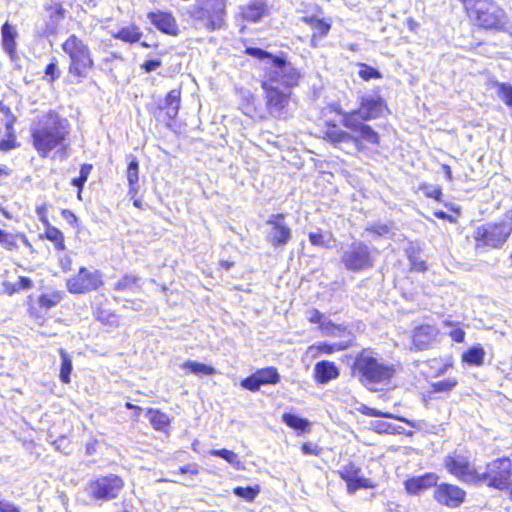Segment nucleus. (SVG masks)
Returning a JSON list of instances; mask_svg holds the SVG:
<instances>
[{"instance_id":"f257e3e1","label":"nucleus","mask_w":512,"mask_h":512,"mask_svg":"<svg viewBox=\"0 0 512 512\" xmlns=\"http://www.w3.org/2000/svg\"><path fill=\"white\" fill-rule=\"evenodd\" d=\"M70 135L69 120L53 109L40 115L30 129L32 146L41 158H47L52 151L66 154Z\"/></svg>"},{"instance_id":"f03ea898","label":"nucleus","mask_w":512,"mask_h":512,"mask_svg":"<svg viewBox=\"0 0 512 512\" xmlns=\"http://www.w3.org/2000/svg\"><path fill=\"white\" fill-rule=\"evenodd\" d=\"M302 72L289 66L280 75L273 74L261 82L264 92L265 108L269 115L278 119H286L289 105L293 101L292 89L301 81Z\"/></svg>"},{"instance_id":"7ed1b4c3","label":"nucleus","mask_w":512,"mask_h":512,"mask_svg":"<svg viewBox=\"0 0 512 512\" xmlns=\"http://www.w3.org/2000/svg\"><path fill=\"white\" fill-rule=\"evenodd\" d=\"M389 111L387 101L375 92L373 95L360 97L358 107L343 114L342 123L353 133H360L366 144L378 146L380 135L366 121L375 120Z\"/></svg>"},{"instance_id":"20e7f679","label":"nucleus","mask_w":512,"mask_h":512,"mask_svg":"<svg viewBox=\"0 0 512 512\" xmlns=\"http://www.w3.org/2000/svg\"><path fill=\"white\" fill-rule=\"evenodd\" d=\"M350 372L366 389L379 391L380 386L391 383L397 368L386 363L372 348H363L355 355Z\"/></svg>"},{"instance_id":"39448f33","label":"nucleus","mask_w":512,"mask_h":512,"mask_svg":"<svg viewBox=\"0 0 512 512\" xmlns=\"http://www.w3.org/2000/svg\"><path fill=\"white\" fill-rule=\"evenodd\" d=\"M61 50L67 56V74L71 83L79 84L96 69V61L89 45L78 35L70 34L62 43Z\"/></svg>"},{"instance_id":"423d86ee","label":"nucleus","mask_w":512,"mask_h":512,"mask_svg":"<svg viewBox=\"0 0 512 512\" xmlns=\"http://www.w3.org/2000/svg\"><path fill=\"white\" fill-rule=\"evenodd\" d=\"M458 1L475 29L486 32H502L506 29V12L495 0Z\"/></svg>"},{"instance_id":"0eeeda50","label":"nucleus","mask_w":512,"mask_h":512,"mask_svg":"<svg viewBox=\"0 0 512 512\" xmlns=\"http://www.w3.org/2000/svg\"><path fill=\"white\" fill-rule=\"evenodd\" d=\"M512 235V213H505L500 219L488 221L474 228L472 238L476 251L499 249Z\"/></svg>"},{"instance_id":"6e6552de","label":"nucleus","mask_w":512,"mask_h":512,"mask_svg":"<svg viewBox=\"0 0 512 512\" xmlns=\"http://www.w3.org/2000/svg\"><path fill=\"white\" fill-rule=\"evenodd\" d=\"M227 0H197L189 12L190 18L214 32L225 25Z\"/></svg>"},{"instance_id":"1a4fd4ad","label":"nucleus","mask_w":512,"mask_h":512,"mask_svg":"<svg viewBox=\"0 0 512 512\" xmlns=\"http://www.w3.org/2000/svg\"><path fill=\"white\" fill-rule=\"evenodd\" d=\"M124 487L123 477L110 473L89 480L85 485V491L94 502H108L118 498Z\"/></svg>"},{"instance_id":"9d476101","label":"nucleus","mask_w":512,"mask_h":512,"mask_svg":"<svg viewBox=\"0 0 512 512\" xmlns=\"http://www.w3.org/2000/svg\"><path fill=\"white\" fill-rule=\"evenodd\" d=\"M375 251L361 240L353 241L341 254L340 261L348 272L359 273L375 266Z\"/></svg>"},{"instance_id":"9b49d317","label":"nucleus","mask_w":512,"mask_h":512,"mask_svg":"<svg viewBox=\"0 0 512 512\" xmlns=\"http://www.w3.org/2000/svg\"><path fill=\"white\" fill-rule=\"evenodd\" d=\"M512 461L504 456L496 458L486 464L485 471L479 472L477 485L485 483L488 487L506 490L511 484Z\"/></svg>"},{"instance_id":"f8f14e48","label":"nucleus","mask_w":512,"mask_h":512,"mask_svg":"<svg viewBox=\"0 0 512 512\" xmlns=\"http://www.w3.org/2000/svg\"><path fill=\"white\" fill-rule=\"evenodd\" d=\"M105 285L104 274L99 269H89L86 266L79 267L78 271L65 282V287L70 294L81 295L103 288Z\"/></svg>"},{"instance_id":"ddd939ff","label":"nucleus","mask_w":512,"mask_h":512,"mask_svg":"<svg viewBox=\"0 0 512 512\" xmlns=\"http://www.w3.org/2000/svg\"><path fill=\"white\" fill-rule=\"evenodd\" d=\"M443 466L451 476L459 481L477 485L479 470L468 457L457 453L448 454L443 459Z\"/></svg>"},{"instance_id":"4468645a","label":"nucleus","mask_w":512,"mask_h":512,"mask_svg":"<svg viewBox=\"0 0 512 512\" xmlns=\"http://www.w3.org/2000/svg\"><path fill=\"white\" fill-rule=\"evenodd\" d=\"M266 224L269 226L265 240L270 247L276 250H283L292 240L293 232L286 221L284 213L271 214Z\"/></svg>"},{"instance_id":"2eb2a0df","label":"nucleus","mask_w":512,"mask_h":512,"mask_svg":"<svg viewBox=\"0 0 512 512\" xmlns=\"http://www.w3.org/2000/svg\"><path fill=\"white\" fill-rule=\"evenodd\" d=\"M62 298L63 293L60 291L42 293L37 298L29 295L27 297V314L38 326H44L48 319L46 311L57 306Z\"/></svg>"},{"instance_id":"dca6fc26","label":"nucleus","mask_w":512,"mask_h":512,"mask_svg":"<svg viewBox=\"0 0 512 512\" xmlns=\"http://www.w3.org/2000/svg\"><path fill=\"white\" fill-rule=\"evenodd\" d=\"M321 132V138L335 147L343 143L353 142L356 149L362 152L368 145L364 138H360V133L350 134L333 120L325 121Z\"/></svg>"},{"instance_id":"f3484780","label":"nucleus","mask_w":512,"mask_h":512,"mask_svg":"<svg viewBox=\"0 0 512 512\" xmlns=\"http://www.w3.org/2000/svg\"><path fill=\"white\" fill-rule=\"evenodd\" d=\"M467 493L460 486L450 483H436L433 499L440 506L450 509L459 508L466 501Z\"/></svg>"},{"instance_id":"a211bd4d","label":"nucleus","mask_w":512,"mask_h":512,"mask_svg":"<svg viewBox=\"0 0 512 512\" xmlns=\"http://www.w3.org/2000/svg\"><path fill=\"white\" fill-rule=\"evenodd\" d=\"M181 98V88L172 89L165 95L163 104L153 105L149 107V111L157 120H163L170 125L179 114Z\"/></svg>"},{"instance_id":"6ab92c4d","label":"nucleus","mask_w":512,"mask_h":512,"mask_svg":"<svg viewBox=\"0 0 512 512\" xmlns=\"http://www.w3.org/2000/svg\"><path fill=\"white\" fill-rule=\"evenodd\" d=\"M361 468L350 461L337 471L338 476L346 483L349 494H354L358 489H373L376 484L369 478L360 477Z\"/></svg>"},{"instance_id":"aec40b11","label":"nucleus","mask_w":512,"mask_h":512,"mask_svg":"<svg viewBox=\"0 0 512 512\" xmlns=\"http://www.w3.org/2000/svg\"><path fill=\"white\" fill-rule=\"evenodd\" d=\"M280 382V375L274 366L257 369L253 374L241 380V386L251 392H256L263 385H275Z\"/></svg>"},{"instance_id":"412c9836","label":"nucleus","mask_w":512,"mask_h":512,"mask_svg":"<svg viewBox=\"0 0 512 512\" xmlns=\"http://www.w3.org/2000/svg\"><path fill=\"white\" fill-rule=\"evenodd\" d=\"M45 14L42 17V33L44 36L56 35L63 22L66 10L61 1L44 5Z\"/></svg>"},{"instance_id":"4be33fe9","label":"nucleus","mask_w":512,"mask_h":512,"mask_svg":"<svg viewBox=\"0 0 512 512\" xmlns=\"http://www.w3.org/2000/svg\"><path fill=\"white\" fill-rule=\"evenodd\" d=\"M147 17L151 24L161 33L176 37L180 33L179 25L171 11L152 10Z\"/></svg>"},{"instance_id":"5701e85b","label":"nucleus","mask_w":512,"mask_h":512,"mask_svg":"<svg viewBox=\"0 0 512 512\" xmlns=\"http://www.w3.org/2000/svg\"><path fill=\"white\" fill-rule=\"evenodd\" d=\"M439 330L431 324H420L416 326L410 336L411 346L416 351L429 349L436 341Z\"/></svg>"},{"instance_id":"b1692460","label":"nucleus","mask_w":512,"mask_h":512,"mask_svg":"<svg viewBox=\"0 0 512 512\" xmlns=\"http://www.w3.org/2000/svg\"><path fill=\"white\" fill-rule=\"evenodd\" d=\"M439 477L434 472H426L422 475L411 476L405 479L403 485L408 495H419L422 492L436 486Z\"/></svg>"},{"instance_id":"393cba45","label":"nucleus","mask_w":512,"mask_h":512,"mask_svg":"<svg viewBox=\"0 0 512 512\" xmlns=\"http://www.w3.org/2000/svg\"><path fill=\"white\" fill-rule=\"evenodd\" d=\"M301 21L312 29L310 46L313 48H317L320 41L329 34L333 23L331 18H317L315 16H302Z\"/></svg>"},{"instance_id":"a878e982","label":"nucleus","mask_w":512,"mask_h":512,"mask_svg":"<svg viewBox=\"0 0 512 512\" xmlns=\"http://www.w3.org/2000/svg\"><path fill=\"white\" fill-rule=\"evenodd\" d=\"M340 375L339 368L336 364L329 360H321L314 366V380L318 384H325L338 378Z\"/></svg>"},{"instance_id":"bb28decb","label":"nucleus","mask_w":512,"mask_h":512,"mask_svg":"<svg viewBox=\"0 0 512 512\" xmlns=\"http://www.w3.org/2000/svg\"><path fill=\"white\" fill-rule=\"evenodd\" d=\"M17 31L15 27L8 21L1 26V45L3 50L8 54L10 59L17 58Z\"/></svg>"},{"instance_id":"cd10ccee","label":"nucleus","mask_w":512,"mask_h":512,"mask_svg":"<svg viewBox=\"0 0 512 512\" xmlns=\"http://www.w3.org/2000/svg\"><path fill=\"white\" fill-rule=\"evenodd\" d=\"M457 378L450 377L447 379L439 380L436 382H432L429 385V390L427 393L423 394V400L429 401L434 399V395H448L453 389H455L458 385Z\"/></svg>"},{"instance_id":"c85d7f7f","label":"nucleus","mask_w":512,"mask_h":512,"mask_svg":"<svg viewBox=\"0 0 512 512\" xmlns=\"http://www.w3.org/2000/svg\"><path fill=\"white\" fill-rule=\"evenodd\" d=\"M349 347L348 343H330V342H318L308 347L307 353L312 358H317L322 355H331L340 351H344Z\"/></svg>"},{"instance_id":"c756f323","label":"nucleus","mask_w":512,"mask_h":512,"mask_svg":"<svg viewBox=\"0 0 512 512\" xmlns=\"http://www.w3.org/2000/svg\"><path fill=\"white\" fill-rule=\"evenodd\" d=\"M94 318L103 325H117L119 316L109 307L107 299L98 303L93 309Z\"/></svg>"},{"instance_id":"7c9ffc66","label":"nucleus","mask_w":512,"mask_h":512,"mask_svg":"<svg viewBox=\"0 0 512 512\" xmlns=\"http://www.w3.org/2000/svg\"><path fill=\"white\" fill-rule=\"evenodd\" d=\"M39 239L50 241L53 244L54 249L58 252L66 250L64 233L52 224L48 227H44V231L39 235Z\"/></svg>"},{"instance_id":"2f4dec72","label":"nucleus","mask_w":512,"mask_h":512,"mask_svg":"<svg viewBox=\"0 0 512 512\" xmlns=\"http://www.w3.org/2000/svg\"><path fill=\"white\" fill-rule=\"evenodd\" d=\"M246 55L252 56L258 60L268 59L278 69H284L287 66V60L281 56L274 55L264 49L258 47H246L244 50Z\"/></svg>"},{"instance_id":"473e14b6","label":"nucleus","mask_w":512,"mask_h":512,"mask_svg":"<svg viewBox=\"0 0 512 512\" xmlns=\"http://www.w3.org/2000/svg\"><path fill=\"white\" fill-rule=\"evenodd\" d=\"M142 31L136 24H131L129 26L121 27L117 30V32L112 34V38L116 40H120L127 44H135L138 43L142 38Z\"/></svg>"},{"instance_id":"72a5a7b5","label":"nucleus","mask_w":512,"mask_h":512,"mask_svg":"<svg viewBox=\"0 0 512 512\" xmlns=\"http://www.w3.org/2000/svg\"><path fill=\"white\" fill-rule=\"evenodd\" d=\"M22 240L26 246H30L28 238L22 233H11L0 228V246L8 251L19 249L18 241Z\"/></svg>"},{"instance_id":"f704fd0d","label":"nucleus","mask_w":512,"mask_h":512,"mask_svg":"<svg viewBox=\"0 0 512 512\" xmlns=\"http://www.w3.org/2000/svg\"><path fill=\"white\" fill-rule=\"evenodd\" d=\"M146 415L154 430L168 431L171 424L169 415L156 408H148L146 410Z\"/></svg>"},{"instance_id":"c9c22d12","label":"nucleus","mask_w":512,"mask_h":512,"mask_svg":"<svg viewBox=\"0 0 512 512\" xmlns=\"http://www.w3.org/2000/svg\"><path fill=\"white\" fill-rule=\"evenodd\" d=\"M129 195L134 198L137 194V184L139 182V162L135 156H131L126 171Z\"/></svg>"},{"instance_id":"e433bc0d","label":"nucleus","mask_w":512,"mask_h":512,"mask_svg":"<svg viewBox=\"0 0 512 512\" xmlns=\"http://www.w3.org/2000/svg\"><path fill=\"white\" fill-rule=\"evenodd\" d=\"M485 354L484 348L477 344L462 353L461 361L462 363H466L470 366L479 367L484 364Z\"/></svg>"},{"instance_id":"4c0bfd02","label":"nucleus","mask_w":512,"mask_h":512,"mask_svg":"<svg viewBox=\"0 0 512 512\" xmlns=\"http://www.w3.org/2000/svg\"><path fill=\"white\" fill-rule=\"evenodd\" d=\"M139 288L140 278L131 274H124L113 285V289L119 293H133Z\"/></svg>"},{"instance_id":"58836bf2","label":"nucleus","mask_w":512,"mask_h":512,"mask_svg":"<svg viewBox=\"0 0 512 512\" xmlns=\"http://www.w3.org/2000/svg\"><path fill=\"white\" fill-rule=\"evenodd\" d=\"M33 287V282L26 276H20L16 282L3 281L2 290L3 293L12 296L24 290H29Z\"/></svg>"},{"instance_id":"ea45409f","label":"nucleus","mask_w":512,"mask_h":512,"mask_svg":"<svg viewBox=\"0 0 512 512\" xmlns=\"http://www.w3.org/2000/svg\"><path fill=\"white\" fill-rule=\"evenodd\" d=\"M282 420L289 428L299 433H307L311 429V422L308 419L292 413H284Z\"/></svg>"},{"instance_id":"a19ab883","label":"nucleus","mask_w":512,"mask_h":512,"mask_svg":"<svg viewBox=\"0 0 512 512\" xmlns=\"http://www.w3.org/2000/svg\"><path fill=\"white\" fill-rule=\"evenodd\" d=\"M180 367L186 370V373H192L197 376L213 375L216 369L211 365H206L197 361L187 360L183 362Z\"/></svg>"},{"instance_id":"79ce46f5","label":"nucleus","mask_w":512,"mask_h":512,"mask_svg":"<svg viewBox=\"0 0 512 512\" xmlns=\"http://www.w3.org/2000/svg\"><path fill=\"white\" fill-rule=\"evenodd\" d=\"M58 352L61 357L59 379L62 383L69 384L73 370L72 359L64 349L61 348Z\"/></svg>"},{"instance_id":"37998d69","label":"nucleus","mask_w":512,"mask_h":512,"mask_svg":"<svg viewBox=\"0 0 512 512\" xmlns=\"http://www.w3.org/2000/svg\"><path fill=\"white\" fill-rule=\"evenodd\" d=\"M93 169V165L90 163H85L80 166L79 175L76 178L71 180V185L77 188V198L82 200V192L85 183L88 180L89 175Z\"/></svg>"},{"instance_id":"c03bdc74","label":"nucleus","mask_w":512,"mask_h":512,"mask_svg":"<svg viewBox=\"0 0 512 512\" xmlns=\"http://www.w3.org/2000/svg\"><path fill=\"white\" fill-rule=\"evenodd\" d=\"M319 330L322 334L332 337L351 334V332L348 331L346 325L334 323L330 319H326V321L321 325V328Z\"/></svg>"},{"instance_id":"a18cd8bd","label":"nucleus","mask_w":512,"mask_h":512,"mask_svg":"<svg viewBox=\"0 0 512 512\" xmlns=\"http://www.w3.org/2000/svg\"><path fill=\"white\" fill-rule=\"evenodd\" d=\"M445 206L450 211L446 213L443 210L434 211V216L439 220H445L449 223L455 224L458 222V218L461 215V208L458 205L445 203Z\"/></svg>"},{"instance_id":"49530a36","label":"nucleus","mask_w":512,"mask_h":512,"mask_svg":"<svg viewBox=\"0 0 512 512\" xmlns=\"http://www.w3.org/2000/svg\"><path fill=\"white\" fill-rule=\"evenodd\" d=\"M210 455L218 456V457L224 459L226 462L231 464L237 470L243 468V465H242L241 461L239 460L238 455L232 450H228L226 448L214 449V450L210 451Z\"/></svg>"},{"instance_id":"de8ad7c7","label":"nucleus","mask_w":512,"mask_h":512,"mask_svg":"<svg viewBox=\"0 0 512 512\" xmlns=\"http://www.w3.org/2000/svg\"><path fill=\"white\" fill-rule=\"evenodd\" d=\"M418 190L422 191L427 199H433L436 202L443 203V192L439 185L433 186L428 182H422L419 184Z\"/></svg>"},{"instance_id":"09e8293b","label":"nucleus","mask_w":512,"mask_h":512,"mask_svg":"<svg viewBox=\"0 0 512 512\" xmlns=\"http://www.w3.org/2000/svg\"><path fill=\"white\" fill-rule=\"evenodd\" d=\"M20 147L14 127L6 129L5 137L0 140V152H8Z\"/></svg>"},{"instance_id":"8fccbe9b","label":"nucleus","mask_w":512,"mask_h":512,"mask_svg":"<svg viewBox=\"0 0 512 512\" xmlns=\"http://www.w3.org/2000/svg\"><path fill=\"white\" fill-rule=\"evenodd\" d=\"M409 261V270L412 272H425L427 270L426 261L420 257L419 251L412 249L407 253Z\"/></svg>"},{"instance_id":"3c124183","label":"nucleus","mask_w":512,"mask_h":512,"mask_svg":"<svg viewBox=\"0 0 512 512\" xmlns=\"http://www.w3.org/2000/svg\"><path fill=\"white\" fill-rule=\"evenodd\" d=\"M357 67L359 68L358 70V76L363 80V81H370V80H378V79H381L382 78V74L380 73V71L366 63H357Z\"/></svg>"},{"instance_id":"603ef678","label":"nucleus","mask_w":512,"mask_h":512,"mask_svg":"<svg viewBox=\"0 0 512 512\" xmlns=\"http://www.w3.org/2000/svg\"><path fill=\"white\" fill-rule=\"evenodd\" d=\"M44 80L48 83H54L56 80L60 78L61 70L58 65L57 57L53 56L50 59V62L46 65L44 69Z\"/></svg>"},{"instance_id":"864d4df0","label":"nucleus","mask_w":512,"mask_h":512,"mask_svg":"<svg viewBox=\"0 0 512 512\" xmlns=\"http://www.w3.org/2000/svg\"><path fill=\"white\" fill-rule=\"evenodd\" d=\"M259 492H260V490L257 486L256 487L237 486L233 489V493L235 495L239 496L240 498L245 499L248 502H252L256 498V496L259 494Z\"/></svg>"},{"instance_id":"5fc2aeb1","label":"nucleus","mask_w":512,"mask_h":512,"mask_svg":"<svg viewBox=\"0 0 512 512\" xmlns=\"http://www.w3.org/2000/svg\"><path fill=\"white\" fill-rule=\"evenodd\" d=\"M495 86L504 104L508 107H512V85L497 82Z\"/></svg>"},{"instance_id":"6e6d98bb","label":"nucleus","mask_w":512,"mask_h":512,"mask_svg":"<svg viewBox=\"0 0 512 512\" xmlns=\"http://www.w3.org/2000/svg\"><path fill=\"white\" fill-rule=\"evenodd\" d=\"M0 112L6 117L5 129H11L17 122L16 115L12 112L11 108L0 101Z\"/></svg>"},{"instance_id":"4d7b16f0","label":"nucleus","mask_w":512,"mask_h":512,"mask_svg":"<svg viewBox=\"0 0 512 512\" xmlns=\"http://www.w3.org/2000/svg\"><path fill=\"white\" fill-rule=\"evenodd\" d=\"M49 207H50L49 204L42 203V204L37 205L35 208V212L44 227H48L49 225H51V222L48 218Z\"/></svg>"},{"instance_id":"13d9d810","label":"nucleus","mask_w":512,"mask_h":512,"mask_svg":"<svg viewBox=\"0 0 512 512\" xmlns=\"http://www.w3.org/2000/svg\"><path fill=\"white\" fill-rule=\"evenodd\" d=\"M358 411L365 416L369 417H384V418H390L391 414L388 412H381L375 408L368 407L366 405H362L358 408Z\"/></svg>"},{"instance_id":"bf43d9fd","label":"nucleus","mask_w":512,"mask_h":512,"mask_svg":"<svg viewBox=\"0 0 512 512\" xmlns=\"http://www.w3.org/2000/svg\"><path fill=\"white\" fill-rule=\"evenodd\" d=\"M326 316L320 312L318 309H312L310 311V314H309V317H308V321L311 323V324H317L318 325V329L321 328V325L326 321Z\"/></svg>"},{"instance_id":"052dcab7","label":"nucleus","mask_w":512,"mask_h":512,"mask_svg":"<svg viewBox=\"0 0 512 512\" xmlns=\"http://www.w3.org/2000/svg\"><path fill=\"white\" fill-rule=\"evenodd\" d=\"M161 66H162V61L160 59H149V60L143 62L140 65V68L144 73L148 74V73L155 71L156 69H158Z\"/></svg>"},{"instance_id":"680f3d73","label":"nucleus","mask_w":512,"mask_h":512,"mask_svg":"<svg viewBox=\"0 0 512 512\" xmlns=\"http://www.w3.org/2000/svg\"><path fill=\"white\" fill-rule=\"evenodd\" d=\"M366 231L373 235L382 236L389 234L391 232V228L387 224H376L367 227Z\"/></svg>"},{"instance_id":"e2e57ef3","label":"nucleus","mask_w":512,"mask_h":512,"mask_svg":"<svg viewBox=\"0 0 512 512\" xmlns=\"http://www.w3.org/2000/svg\"><path fill=\"white\" fill-rule=\"evenodd\" d=\"M300 449L305 455L319 456L321 453V448H319L317 445H313L310 442H303L300 446Z\"/></svg>"},{"instance_id":"0e129e2a","label":"nucleus","mask_w":512,"mask_h":512,"mask_svg":"<svg viewBox=\"0 0 512 512\" xmlns=\"http://www.w3.org/2000/svg\"><path fill=\"white\" fill-rule=\"evenodd\" d=\"M199 466L197 463H191L181 466L178 470L179 474L197 476L199 474Z\"/></svg>"},{"instance_id":"69168bd1","label":"nucleus","mask_w":512,"mask_h":512,"mask_svg":"<svg viewBox=\"0 0 512 512\" xmlns=\"http://www.w3.org/2000/svg\"><path fill=\"white\" fill-rule=\"evenodd\" d=\"M0 512H21V507L7 500H0Z\"/></svg>"},{"instance_id":"338daca9","label":"nucleus","mask_w":512,"mask_h":512,"mask_svg":"<svg viewBox=\"0 0 512 512\" xmlns=\"http://www.w3.org/2000/svg\"><path fill=\"white\" fill-rule=\"evenodd\" d=\"M449 336L452 341L462 343L465 340V331L462 328L457 327L449 332Z\"/></svg>"},{"instance_id":"774afa93","label":"nucleus","mask_w":512,"mask_h":512,"mask_svg":"<svg viewBox=\"0 0 512 512\" xmlns=\"http://www.w3.org/2000/svg\"><path fill=\"white\" fill-rule=\"evenodd\" d=\"M308 238L313 246L320 247L324 245V236L321 232H310Z\"/></svg>"}]
</instances>
